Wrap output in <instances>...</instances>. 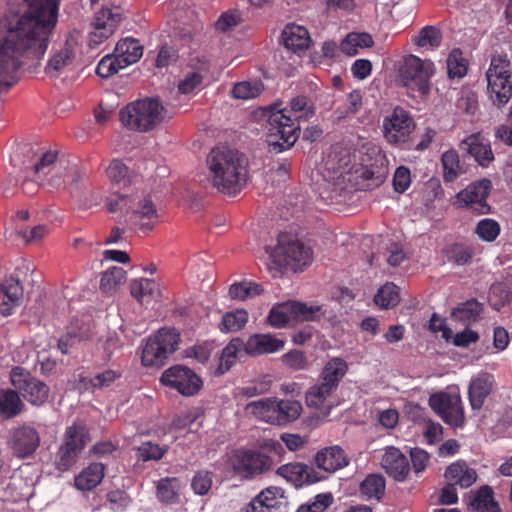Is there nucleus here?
I'll return each mask as SVG.
<instances>
[{"label": "nucleus", "mask_w": 512, "mask_h": 512, "mask_svg": "<svg viewBox=\"0 0 512 512\" xmlns=\"http://www.w3.org/2000/svg\"><path fill=\"white\" fill-rule=\"evenodd\" d=\"M28 11L13 28L0 34V92L18 81L22 58L39 59L56 26L60 0H26Z\"/></svg>", "instance_id": "1"}, {"label": "nucleus", "mask_w": 512, "mask_h": 512, "mask_svg": "<svg viewBox=\"0 0 512 512\" xmlns=\"http://www.w3.org/2000/svg\"><path fill=\"white\" fill-rule=\"evenodd\" d=\"M22 155L31 159L23 161L22 164L34 172L35 179L43 186L59 189L62 187H76L80 180V174L75 164L68 160L58 158V152L35 148L31 144L19 145L11 155V162L14 166L20 164Z\"/></svg>", "instance_id": "2"}, {"label": "nucleus", "mask_w": 512, "mask_h": 512, "mask_svg": "<svg viewBox=\"0 0 512 512\" xmlns=\"http://www.w3.org/2000/svg\"><path fill=\"white\" fill-rule=\"evenodd\" d=\"M208 181L219 193L236 196L247 185L248 159L237 149L219 145L206 156Z\"/></svg>", "instance_id": "3"}, {"label": "nucleus", "mask_w": 512, "mask_h": 512, "mask_svg": "<svg viewBox=\"0 0 512 512\" xmlns=\"http://www.w3.org/2000/svg\"><path fill=\"white\" fill-rule=\"evenodd\" d=\"M314 101L306 95H297L290 100L289 107L272 112L268 118L271 152L281 153L290 149L298 140L301 123L315 116Z\"/></svg>", "instance_id": "4"}, {"label": "nucleus", "mask_w": 512, "mask_h": 512, "mask_svg": "<svg viewBox=\"0 0 512 512\" xmlns=\"http://www.w3.org/2000/svg\"><path fill=\"white\" fill-rule=\"evenodd\" d=\"M387 170L381 165L353 164L351 150L342 145H333L324 159V176L334 182H348L360 189L380 186Z\"/></svg>", "instance_id": "5"}, {"label": "nucleus", "mask_w": 512, "mask_h": 512, "mask_svg": "<svg viewBox=\"0 0 512 512\" xmlns=\"http://www.w3.org/2000/svg\"><path fill=\"white\" fill-rule=\"evenodd\" d=\"M136 192L110 195L106 208L110 213L124 212L125 223L133 231L146 233L158 222L159 214L150 196H141Z\"/></svg>", "instance_id": "6"}, {"label": "nucleus", "mask_w": 512, "mask_h": 512, "mask_svg": "<svg viewBox=\"0 0 512 512\" xmlns=\"http://www.w3.org/2000/svg\"><path fill=\"white\" fill-rule=\"evenodd\" d=\"M347 371L348 365L345 360L338 357L330 359L323 367L317 382L306 392L307 406L330 410L331 403L329 399L338 389Z\"/></svg>", "instance_id": "7"}, {"label": "nucleus", "mask_w": 512, "mask_h": 512, "mask_svg": "<svg viewBox=\"0 0 512 512\" xmlns=\"http://www.w3.org/2000/svg\"><path fill=\"white\" fill-rule=\"evenodd\" d=\"M244 410L260 421L285 426L299 418L302 404L297 400L269 397L249 402Z\"/></svg>", "instance_id": "8"}, {"label": "nucleus", "mask_w": 512, "mask_h": 512, "mask_svg": "<svg viewBox=\"0 0 512 512\" xmlns=\"http://www.w3.org/2000/svg\"><path fill=\"white\" fill-rule=\"evenodd\" d=\"M163 113L164 107L158 100L145 98L122 108L119 118L125 127L135 131L147 132L162 122Z\"/></svg>", "instance_id": "9"}, {"label": "nucleus", "mask_w": 512, "mask_h": 512, "mask_svg": "<svg viewBox=\"0 0 512 512\" xmlns=\"http://www.w3.org/2000/svg\"><path fill=\"white\" fill-rule=\"evenodd\" d=\"M180 333L175 328L164 327L150 335L142 347L141 363L145 367H162L178 350Z\"/></svg>", "instance_id": "10"}, {"label": "nucleus", "mask_w": 512, "mask_h": 512, "mask_svg": "<svg viewBox=\"0 0 512 512\" xmlns=\"http://www.w3.org/2000/svg\"><path fill=\"white\" fill-rule=\"evenodd\" d=\"M90 440L89 429L85 424L75 422L66 427L63 442L56 453V468L61 472L72 468Z\"/></svg>", "instance_id": "11"}, {"label": "nucleus", "mask_w": 512, "mask_h": 512, "mask_svg": "<svg viewBox=\"0 0 512 512\" xmlns=\"http://www.w3.org/2000/svg\"><path fill=\"white\" fill-rule=\"evenodd\" d=\"M415 128L411 113L402 106H396L383 117L381 132L389 145L403 149L411 141Z\"/></svg>", "instance_id": "12"}, {"label": "nucleus", "mask_w": 512, "mask_h": 512, "mask_svg": "<svg viewBox=\"0 0 512 512\" xmlns=\"http://www.w3.org/2000/svg\"><path fill=\"white\" fill-rule=\"evenodd\" d=\"M487 89L494 105L501 107L512 97L510 60L507 55H496L491 59L486 72Z\"/></svg>", "instance_id": "13"}, {"label": "nucleus", "mask_w": 512, "mask_h": 512, "mask_svg": "<svg viewBox=\"0 0 512 512\" xmlns=\"http://www.w3.org/2000/svg\"><path fill=\"white\" fill-rule=\"evenodd\" d=\"M434 72V63L422 60L415 55L405 57L400 68L401 80L409 90L417 92L419 97L430 93V78Z\"/></svg>", "instance_id": "14"}, {"label": "nucleus", "mask_w": 512, "mask_h": 512, "mask_svg": "<svg viewBox=\"0 0 512 512\" xmlns=\"http://www.w3.org/2000/svg\"><path fill=\"white\" fill-rule=\"evenodd\" d=\"M323 315L322 306L288 301L274 306L269 312L268 321L273 327L282 328L294 320L316 321Z\"/></svg>", "instance_id": "15"}, {"label": "nucleus", "mask_w": 512, "mask_h": 512, "mask_svg": "<svg viewBox=\"0 0 512 512\" xmlns=\"http://www.w3.org/2000/svg\"><path fill=\"white\" fill-rule=\"evenodd\" d=\"M10 381L20 395L33 406H42L50 396L49 386L42 380L31 375L21 367H14Z\"/></svg>", "instance_id": "16"}, {"label": "nucleus", "mask_w": 512, "mask_h": 512, "mask_svg": "<svg viewBox=\"0 0 512 512\" xmlns=\"http://www.w3.org/2000/svg\"><path fill=\"white\" fill-rule=\"evenodd\" d=\"M429 406L444 423L455 428L465 425L463 401L458 393L437 392L430 396Z\"/></svg>", "instance_id": "17"}, {"label": "nucleus", "mask_w": 512, "mask_h": 512, "mask_svg": "<svg viewBox=\"0 0 512 512\" xmlns=\"http://www.w3.org/2000/svg\"><path fill=\"white\" fill-rule=\"evenodd\" d=\"M164 386L176 390L179 394L191 397L202 389L203 381L194 370L184 365H173L167 368L160 377Z\"/></svg>", "instance_id": "18"}, {"label": "nucleus", "mask_w": 512, "mask_h": 512, "mask_svg": "<svg viewBox=\"0 0 512 512\" xmlns=\"http://www.w3.org/2000/svg\"><path fill=\"white\" fill-rule=\"evenodd\" d=\"M312 256L311 248L301 241L295 239L285 243L283 238L279 239L273 254L274 261L278 265L290 268L295 272L308 266L312 261Z\"/></svg>", "instance_id": "19"}, {"label": "nucleus", "mask_w": 512, "mask_h": 512, "mask_svg": "<svg viewBox=\"0 0 512 512\" xmlns=\"http://www.w3.org/2000/svg\"><path fill=\"white\" fill-rule=\"evenodd\" d=\"M272 462L268 455L253 450H239L232 458L235 473L247 479L268 471Z\"/></svg>", "instance_id": "20"}, {"label": "nucleus", "mask_w": 512, "mask_h": 512, "mask_svg": "<svg viewBox=\"0 0 512 512\" xmlns=\"http://www.w3.org/2000/svg\"><path fill=\"white\" fill-rule=\"evenodd\" d=\"M492 183L489 179H481L469 184L457 194V200L462 206L470 209L478 215L490 213V205L487 198L490 194Z\"/></svg>", "instance_id": "21"}, {"label": "nucleus", "mask_w": 512, "mask_h": 512, "mask_svg": "<svg viewBox=\"0 0 512 512\" xmlns=\"http://www.w3.org/2000/svg\"><path fill=\"white\" fill-rule=\"evenodd\" d=\"M106 174L113 189L111 195L136 192L140 189V176L119 159L110 162Z\"/></svg>", "instance_id": "22"}, {"label": "nucleus", "mask_w": 512, "mask_h": 512, "mask_svg": "<svg viewBox=\"0 0 512 512\" xmlns=\"http://www.w3.org/2000/svg\"><path fill=\"white\" fill-rule=\"evenodd\" d=\"M121 20L122 16L119 12L109 8L99 10L95 14L92 30L88 35V46L96 49L107 41L114 34Z\"/></svg>", "instance_id": "23"}, {"label": "nucleus", "mask_w": 512, "mask_h": 512, "mask_svg": "<svg viewBox=\"0 0 512 512\" xmlns=\"http://www.w3.org/2000/svg\"><path fill=\"white\" fill-rule=\"evenodd\" d=\"M7 443L14 456L24 459L35 453L40 436L36 428L22 424L10 430Z\"/></svg>", "instance_id": "24"}, {"label": "nucleus", "mask_w": 512, "mask_h": 512, "mask_svg": "<svg viewBox=\"0 0 512 512\" xmlns=\"http://www.w3.org/2000/svg\"><path fill=\"white\" fill-rule=\"evenodd\" d=\"M496 389L497 382L492 373L481 371L472 377L468 386V400L471 409L473 411L481 410Z\"/></svg>", "instance_id": "25"}, {"label": "nucleus", "mask_w": 512, "mask_h": 512, "mask_svg": "<svg viewBox=\"0 0 512 512\" xmlns=\"http://www.w3.org/2000/svg\"><path fill=\"white\" fill-rule=\"evenodd\" d=\"M277 474L297 488L320 482L326 478L313 467L298 462L287 463L280 466L277 469Z\"/></svg>", "instance_id": "26"}, {"label": "nucleus", "mask_w": 512, "mask_h": 512, "mask_svg": "<svg viewBox=\"0 0 512 512\" xmlns=\"http://www.w3.org/2000/svg\"><path fill=\"white\" fill-rule=\"evenodd\" d=\"M381 467L397 482L405 481L411 470L409 459L395 446L385 447L381 457Z\"/></svg>", "instance_id": "27"}, {"label": "nucleus", "mask_w": 512, "mask_h": 512, "mask_svg": "<svg viewBox=\"0 0 512 512\" xmlns=\"http://www.w3.org/2000/svg\"><path fill=\"white\" fill-rule=\"evenodd\" d=\"M23 300V286L13 277L0 283V314L4 317L15 312Z\"/></svg>", "instance_id": "28"}, {"label": "nucleus", "mask_w": 512, "mask_h": 512, "mask_svg": "<svg viewBox=\"0 0 512 512\" xmlns=\"http://www.w3.org/2000/svg\"><path fill=\"white\" fill-rule=\"evenodd\" d=\"M315 463L319 469L333 473L346 467L349 459L340 446L334 445L319 450L315 455Z\"/></svg>", "instance_id": "29"}, {"label": "nucleus", "mask_w": 512, "mask_h": 512, "mask_svg": "<svg viewBox=\"0 0 512 512\" xmlns=\"http://www.w3.org/2000/svg\"><path fill=\"white\" fill-rule=\"evenodd\" d=\"M461 147L475 159L482 167H488L494 160V154L490 143L484 139L480 133H474L467 136L462 142Z\"/></svg>", "instance_id": "30"}, {"label": "nucleus", "mask_w": 512, "mask_h": 512, "mask_svg": "<svg viewBox=\"0 0 512 512\" xmlns=\"http://www.w3.org/2000/svg\"><path fill=\"white\" fill-rule=\"evenodd\" d=\"M285 341L270 334H254L244 342L243 349L251 356L275 353L281 350Z\"/></svg>", "instance_id": "31"}, {"label": "nucleus", "mask_w": 512, "mask_h": 512, "mask_svg": "<svg viewBox=\"0 0 512 512\" xmlns=\"http://www.w3.org/2000/svg\"><path fill=\"white\" fill-rule=\"evenodd\" d=\"M246 512H287V505L275 489L267 488L249 503Z\"/></svg>", "instance_id": "32"}, {"label": "nucleus", "mask_w": 512, "mask_h": 512, "mask_svg": "<svg viewBox=\"0 0 512 512\" xmlns=\"http://www.w3.org/2000/svg\"><path fill=\"white\" fill-rule=\"evenodd\" d=\"M444 476L451 484L462 489L469 488L477 480L476 471L461 460L450 464L446 468Z\"/></svg>", "instance_id": "33"}, {"label": "nucleus", "mask_w": 512, "mask_h": 512, "mask_svg": "<svg viewBox=\"0 0 512 512\" xmlns=\"http://www.w3.org/2000/svg\"><path fill=\"white\" fill-rule=\"evenodd\" d=\"M469 507L476 512H501L498 503L494 499V492L488 485L480 487L469 494Z\"/></svg>", "instance_id": "34"}, {"label": "nucleus", "mask_w": 512, "mask_h": 512, "mask_svg": "<svg viewBox=\"0 0 512 512\" xmlns=\"http://www.w3.org/2000/svg\"><path fill=\"white\" fill-rule=\"evenodd\" d=\"M114 54L126 68L139 61L143 55V46L138 39L127 37L116 44Z\"/></svg>", "instance_id": "35"}, {"label": "nucleus", "mask_w": 512, "mask_h": 512, "mask_svg": "<svg viewBox=\"0 0 512 512\" xmlns=\"http://www.w3.org/2000/svg\"><path fill=\"white\" fill-rule=\"evenodd\" d=\"M182 483L177 477L161 478L156 485L157 499L167 505L179 504Z\"/></svg>", "instance_id": "36"}, {"label": "nucleus", "mask_w": 512, "mask_h": 512, "mask_svg": "<svg viewBox=\"0 0 512 512\" xmlns=\"http://www.w3.org/2000/svg\"><path fill=\"white\" fill-rule=\"evenodd\" d=\"M105 466L99 462L90 463L75 477V487L81 491H90L104 478Z\"/></svg>", "instance_id": "37"}, {"label": "nucleus", "mask_w": 512, "mask_h": 512, "mask_svg": "<svg viewBox=\"0 0 512 512\" xmlns=\"http://www.w3.org/2000/svg\"><path fill=\"white\" fill-rule=\"evenodd\" d=\"M282 38L284 46L293 51L304 50L309 47V32L303 26L287 25L283 30Z\"/></svg>", "instance_id": "38"}, {"label": "nucleus", "mask_w": 512, "mask_h": 512, "mask_svg": "<svg viewBox=\"0 0 512 512\" xmlns=\"http://www.w3.org/2000/svg\"><path fill=\"white\" fill-rule=\"evenodd\" d=\"M443 254L447 260L458 266H465L471 263L476 254V248L473 244L457 242L446 246Z\"/></svg>", "instance_id": "39"}, {"label": "nucleus", "mask_w": 512, "mask_h": 512, "mask_svg": "<svg viewBox=\"0 0 512 512\" xmlns=\"http://www.w3.org/2000/svg\"><path fill=\"white\" fill-rule=\"evenodd\" d=\"M130 293L141 303H150L160 295L159 284L149 278L135 279L130 283Z\"/></svg>", "instance_id": "40"}, {"label": "nucleus", "mask_w": 512, "mask_h": 512, "mask_svg": "<svg viewBox=\"0 0 512 512\" xmlns=\"http://www.w3.org/2000/svg\"><path fill=\"white\" fill-rule=\"evenodd\" d=\"M24 404L20 393L15 389L0 390V415L6 419L14 418L22 411Z\"/></svg>", "instance_id": "41"}, {"label": "nucleus", "mask_w": 512, "mask_h": 512, "mask_svg": "<svg viewBox=\"0 0 512 512\" xmlns=\"http://www.w3.org/2000/svg\"><path fill=\"white\" fill-rule=\"evenodd\" d=\"M484 312V304L472 298L460 303L452 311V317L463 323L477 322Z\"/></svg>", "instance_id": "42"}, {"label": "nucleus", "mask_w": 512, "mask_h": 512, "mask_svg": "<svg viewBox=\"0 0 512 512\" xmlns=\"http://www.w3.org/2000/svg\"><path fill=\"white\" fill-rule=\"evenodd\" d=\"M374 44L373 37L367 32H351L340 44V50L348 56H355L359 49L370 48Z\"/></svg>", "instance_id": "43"}, {"label": "nucleus", "mask_w": 512, "mask_h": 512, "mask_svg": "<svg viewBox=\"0 0 512 512\" xmlns=\"http://www.w3.org/2000/svg\"><path fill=\"white\" fill-rule=\"evenodd\" d=\"M243 345L244 342L239 338L232 339L229 342L219 357V364L215 371L216 375H222L231 369L236 363L238 353L244 350Z\"/></svg>", "instance_id": "44"}, {"label": "nucleus", "mask_w": 512, "mask_h": 512, "mask_svg": "<svg viewBox=\"0 0 512 512\" xmlns=\"http://www.w3.org/2000/svg\"><path fill=\"white\" fill-rule=\"evenodd\" d=\"M91 334L92 333L88 325H82L77 330L75 323L72 322L66 334L62 335L58 340V349L62 354L66 355L76 342L89 339Z\"/></svg>", "instance_id": "45"}, {"label": "nucleus", "mask_w": 512, "mask_h": 512, "mask_svg": "<svg viewBox=\"0 0 512 512\" xmlns=\"http://www.w3.org/2000/svg\"><path fill=\"white\" fill-rule=\"evenodd\" d=\"M443 178L445 182H453L462 173L459 155L455 150H448L442 154Z\"/></svg>", "instance_id": "46"}, {"label": "nucleus", "mask_w": 512, "mask_h": 512, "mask_svg": "<svg viewBox=\"0 0 512 512\" xmlns=\"http://www.w3.org/2000/svg\"><path fill=\"white\" fill-rule=\"evenodd\" d=\"M413 41L418 47L433 50L440 46L442 33L434 26H425L420 30L418 35L414 37Z\"/></svg>", "instance_id": "47"}, {"label": "nucleus", "mask_w": 512, "mask_h": 512, "mask_svg": "<svg viewBox=\"0 0 512 512\" xmlns=\"http://www.w3.org/2000/svg\"><path fill=\"white\" fill-rule=\"evenodd\" d=\"M362 107V95L360 91L353 90L347 96L346 102L334 110L337 120H342L356 114Z\"/></svg>", "instance_id": "48"}, {"label": "nucleus", "mask_w": 512, "mask_h": 512, "mask_svg": "<svg viewBox=\"0 0 512 512\" xmlns=\"http://www.w3.org/2000/svg\"><path fill=\"white\" fill-rule=\"evenodd\" d=\"M120 377V372L108 369L92 378H81V383L86 389H103L110 387Z\"/></svg>", "instance_id": "49"}, {"label": "nucleus", "mask_w": 512, "mask_h": 512, "mask_svg": "<svg viewBox=\"0 0 512 512\" xmlns=\"http://www.w3.org/2000/svg\"><path fill=\"white\" fill-rule=\"evenodd\" d=\"M400 301L398 287L393 283H386L377 292L374 302L381 308H392Z\"/></svg>", "instance_id": "50"}, {"label": "nucleus", "mask_w": 512, "mask_h": 512, "mask_svg": "<svg viewBox=\"0 0 512 512\" xmlns=\"http://www.w3.org/2000/svg\"><path fill=\"white\" fill-rule=\"evenodd\" d=\"M360 491L368 498L380 499L385 492V479L381 475H368L360 485Z\"/></svg>", "instance_id": "51"}, {"label": "nucleus", "mask_w": 512, "mask_h": 512, "mask_svg": "<svg viewBox=\"0 0 512 512\" xmlns=\"http://www.w3.org/2000/svg\"><path fill=\"white\" fill-rule=\"evenodd\" d=\"M247 321L248 314L245 310L227 312L222 317L219 329L222 332L238 331L246 325Z\"/></svg>", "instance_id": "52"}, {"label": "nucleus", "mask_w": 512, "mask_h": 512, "mask_svg": "<svg viewBox=\"0 0 512 512\" xmlns=\"http://www.w3.org/2000/svg\"><path fill=\"white\" fill-rule=\"evenodd\" d=\"M73 54L67 47L55 53L45 67V72L51 77H57L64 67L71 64Z\"/></svg>", "instance_id": "53"}, {"label": "nucleus", "mask_w": 512, "mask_h": 512, "mask_svg": "<svg viewBox=\"0 0 512 512\" xmlns=\"http://www.w3.org/2000/svg\"><path fill=\"white\" fill-rule=\"evenodd\" d=\"M263 89L261 81H243L234 85L232 95L237 99L247 100L259 96Z\"/></svg>", "instance_id": "54"}, {"label": "nucleus", "mask_w": 512, "mask_h": 512, "mask_svg": "<svg viewBox=\"0 0 512 512\" xmlns=\"http://www.w3.org/2000/svg\"><path fill=\"white\" fill-rule=\"evenodd\" d=\"M125 277L126 272L121 267L114 266L103 273L100 288L105 293H112Z\"/></svg>", "instance_id": "55"}, {"label": "nucleus", "mask_w": 512, "mask_h": 512, "mask_svg": "<svg viewBox=\"0 0 512 512\" xmlns=\"http://www.w3.org/2000/svg\"><path fill=\"white\" fill-rule=\"evenodd\" d=\"M499 223L491 218L480 220L475 228L476 235L483 241L493 242L500 234Z\"/></svg>", "instance_id": "56"}, {"label": "nucleus", "mask_w": 512, "mask_h": 512, "mask_svg": "<svg viewBox=\"0 0 512 512\" xmlns=\"http://www.w3.org/2000/svg\"><path fill=\"white\" fill-rule=\"evenodd\" d=\"M262 292V286L254 282L235 283L229 288V294L231 298L240 300L260 295Z\"/></svg>", "instance_id": "57"}, {"label": "nucleus", "mask_w": 512, "mask_h": 512, "mask_svg": "<svg viewBox=\"0 0 512 512\" xmlns=\"http://www.w3.org/2000/svg\"><path fill=\"white\" fill-rule=\"evenodd\" d=\"M332 503L331 493H320L312 500L301 504L295 512H324Z\"/></svg>", "instance_id": "58"}, {"label": "nucleus", "mask_w": 512, "mask_h": 512, "mask_svg": "<svg viewBox=\"0 0 512 512\" xmlns=\"http://www.w3.org/2000/svg\"><path fill=\"white\" fill-rule=\"evenodd\" d=\"M123 68V65L114 53L108 54L99 61L96 67V74L101 78H109Z\"/></svg>", "instance_id": "59"}, {"label": "nucleus", "mask_w": 512, "mask_h": 512, "mask_svg": "<svg viewBox=\"0 0 512 512\" xmlns=\"http://www.w3.org/2000/svg\"><path fill=\"white\" fill-rule=\"evenodd\" d=\"M467 73V64L458 50H453L447 58V74L450 79L462 78Z\"/></svg>", "instance_id": "60"}, {"label": "nucleus", "mask_w": 512, "mask_h": 512, "mask_svg": "<svg viewBox=\"0 0 512 512\" xmlns=\"http://www.w3.org/2000/svg\"><path fill=\"white\" fill-rule=\"evenodd\" d=\"M213 473L208 470H200L191 480V489L197 495H206L213 484Z\"/></svg>", "instance_id": "61"}, {"label": "nucleus", "mask_w": 512, "mask_h": 512, "mask_svg": "<svg viewBox=\"0 0 512 512\" xmlns=\"http://www.w3.org/2000/svg\"><path fill=\"white\" fill-rule=\"evenodd\" d=\"M167 449L152 442H144L138 447V457L143 461L160 460Z\"/></svg>", "instance_id": "62"}, {"label": "nucleus", "mask_w": 512, "mask_h": 512, "mask_svg": "<svg viewBox=\"0 0 512 512\" xmlns=\"http://www.w3.org/2000/svg\"><path fill=\"white\" fill-rule=\"evenodd\" d=\"M282 362L293 370H304L308 367L307 357L300 350H292L282 356Z\"/></svg>", "instance_id": "63"}, {"label": "nucleus", "mask_w": 512, "mask_h": 512, "mask_svg": "<svg viewBox=\"0 0 512 512\" xmlns=\"http://www.w3.org/2000/svg\"><path fill=\"white\" fill-rule=\"evenodd\" d=\"M410 459L412 463V469L418 475L424 472L427 468L430 461V455L424 449L415 447L410 451Z\"/></svg>", "instance_id": "64"}]
</instances>
